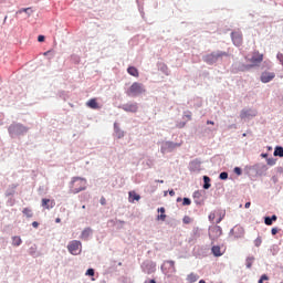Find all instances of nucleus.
<instances>
[{
  "label": "nucleus",
  "mask_w": 283,
  "mask_h": 283,
  "mask_svg": "<svg viewBox=\"0 0 283 283\" xmlns=\"http://www.w3.org/2000/svg\"><path fill=\"white\" fill-rule=\"evenodd\" d=\"M234 174H237V176H242V169L240 167H235Z\"/></svg>",
  "instance_id": "nucleus-34"
},
{
  "label": "nucleus",
  "mask_w": 283,
  "mask_h": 283,
  "mask_svg": "<svg viewBox=\"0 0 283 283\" xmlns=\"http://www.w3.org/2000/svg\"><path fill=\"white\" fill-rule=\"evenodd\" d=\"M191 116H192L191 111H186L184 113V118H186L187 120H191Z\"/></svg>",
  "instance_id": "nucleus-28"
},
{
  "label": "nucleus",
  "mask_w": 283,
  "mask_h": 283,
  "mask_svg": "<svg viewBox=\"0 0 283 283\" xmlns=\"http://www.w3.org/2000/svg\"><path fill=\"white\" fill-rule=\"evenodd\" d=\"M249 207H251V202H250V201H248V202L245 203V209H249Z\"/></svg>",
  "instance_id": "nucleus-46"
},
{
  "label": "nucleus",
  "mask_w": 283,
  "mask_h": 283,
  "mask_svg": "<svg viewBox=\"0 0 283 283\" xmlns=\"http://www.w3.org/2000/svg\"><path fill=\"white\" fill-rule=\"evenodd\" d=\"M86 106L90 107V109H101V105H98V102L96 98H91L86 102Z\"/></svg>",
  "instance_id": "nucleus-15"
},
{
  "label": "nucleus",
  "mask_w": 283,
  "mask_h": 283,
  "mask_svg": "<svg viewBox=\"0 0 283 283\" xmlns=\"http://www.w3.org/2000/svg\"><path fill=\"white\" fill-rule=\"evenodd\" d=\"M42 207L44 209H48V210L54 209V207H56V201H54V199H45V198H43L42 199Z\"/></svg>",
  "instance_id": "nucleus-13"
},
{
  "label": "nucleus",
  "mask_w": 283,
  "mask_h": 283,
  "mask_svg": "<svg viewBox=\"0 0 283 283\" xmlns=\"http://www.w3.org/2000/svg\"><path fill=\"white\" fill-rule=\"evenodd\" d=\"M169 196H171V197L176 196V191L170 190V191H169Z\"/></svg>",
  "instance_id": "nucleus-44"
},
{
  "label": "nucleus",
  "mask_w": 283,
  "mask_h": 283,
  "mask_svg": "<svg viewBox=\"0 0 283 283\" xmlns=\"http://www.w3.org/2000/svg\"><path fill=\"white\" fill-rule=\"evenodd\" d=\"M270 219H272V222H275V220H277V216L273 214Z\"/></svg>",
  "instance_id": "nucleus-43"
},
{
  "label": "nucleus",
  "mask_w": 283,
  "mask_h": 283,
  "mask_svg": "<svg viewBox=\"0 0 283 283\" xmlns=\"http://www.w3.org/2000/svg\"><path fill=\"white\" fill-rule=\"evenodd\" d=\"M82 249L81 241L73 240L67 244V251L71 255H80Z\"/></svg>",
  "instance_id": "nucleus-5"
},
{
  "label": "nucleus",
  "mask_w": 283,
  "mask_h": 283,
  "mask_svg": "<svg viewBox=\"0 0 283 283\" xmlns=\"http://www.w3.org/2000/svg\"><path fill=\"white\" fill-rule=\"evenodd\" d=\"M222 56H227L226 52H213L203 57L205 63H208V65H213V63L218 62V59H222Z\"/></svg>",
  "instance_id": "nucleus-4"
},
{
  "label": "nucleus",
  "mask_w": 283,
  "mask_h": 283,
  "mask_svg": "<svg viewBox=\"0 0 283 283\" xmlns=\"http://www.w3.org/2000/svg\"><path fill=\"white\" fill-rule=\"evenodd\" d=\"M126 94L127 96H139V94H145V86L142 83L134 82L126 91Z\"/></svg>",
  "instance_id": "nucleus-2"
},
{
  "label": "nucleus",
  "mask_w": 283,
  "mask_h": 283,
  "mask_svg": "<svg viewBox=\"0 0 283 283\" xmlns=\"http://www.w3.org/2000/svg\"><path fill=\"white\" fill-rule=\"evenodd\" d=\"M231 235L234 238V240H240V238H244V228L241 226H235L231 229Z\"/></svg>",
  "instance_id": "nucleus-8"
},
{
  "label": "nucleus",
  "mask_w": 283,
  "mask_h": 283,
  "mask_svg": "<svg viewBox=\"0 0 283 283\" xmlns=\"http://www.w3.org/2000/svg\"><path fill=\"white\" fill-rule=\"evenodd\" d=\"M48 54H49V52H45V53H44V56H48Z\"/></svg>",
  "instance_id": "nucleus-51"
},
{
  "label": "nucleus",
  "mask_w": 283,
  "mask_h": 283,
  "mask_svg": "<svg viewBox=\"0 0 283 283\" xmlns=\"http://www.w3.org/2000/svg\"><path fill=\"white\" fill-rule=\"evenodd\" d=\"M264 222L268 227H271V224H273L271 217H266Z\"/></svg>",
  "instance_id": "nucleus-33"
},
{
  "label": "nucleus",
  "mask_w": 283,
  "mask_h": 283,
  "mask_svg": "<svg viewBox=\"0 0 283 283\" xmlns=\"http://www.w3.org/2000/svg\"><path fill=\"white\" fill-rule=\"evenodd\" d=\"M123 111L132 112L133 114H136V112H138V104H136V103L125 104L123 106Z\"/></svg>",
  "instance_id": "nucleus-14"
},
{
  "label": "nucleus",
  "mask_w": 283,
  "mask_h": 283,
  "mask_svg": "<svg viewBox=\"0 0 283 283\" xmlns=\"http://www.w3.org/2000/svg\"><path fill=\"white\" fill-rule=\"evenodd\" d=\"M22 10H24V12H30V10H32V8H24Z\"/></svg>",
  "instance_id": "nucleus-47"
},
{
  "label": "nucleus",
  "mask_w": 283,
  "mask_h": 283,
  "mask_svg": "<svg viewBox=\"0 0 283 283\" xmlns=\"http://www.w3.org/2000/svg\"><path fill=\"white\" fill-rule=\"evenodd\" d=\"M127 73H128L130 76H135V78H138V76H139L138 69H136L135 66H129V67L127 69Z\"/></svg>",
  "instance_id": "nucleus-17"
},
{
  "label": "nucleus",
  "mask_w": 283,
  "mask_h": 283,
  "mask_svg": "<svg viewBox=\"0 0 283 283\" xmlns=\"http://www.w3.org/2000/svg\"><path fill=\"white\" fill-rule=\"evenodd\" d=\"M32 227H33L34 229H39V222L33 221V222H32Z\"/></svg>",
  "instance_id": "nucleus-41"
},
{
  "label": "nucleus",
  "mask_w": 283,
  "mask_h": 283,
  "mask_svg": "<svg viewBox=\"0 0 283 283\" xmlns=\"http://www.w3.org/2000/svg\"><path fill=\"white\" fill-rule=\"evenodd\" d=\"M258 116V112L253 109H242L240 113V118H253Z\"/></svg>",
  "instance_id": "nucleus-12"
},
{
  "label": "nucleus",
  "mask_w": 283,
  "mask_h": 283,
  "mask_svg": "<svg viewBox=\"0 0 283 283\" xmlns=\"http://www.w3.org/2000/svg\"><path fill=\"white\" fill-rule=\"evenodd\" d=\"M184 224H191V217L185 216L182 219Z\"/></svg>",
  "instance_id": "nucleus-29"
},
{
  "label": "nucleus",
  "mask_w": 283,
  "mask_h": 283,
  "mask_svg": "<svg viewBox=\"0 0 283 283\" xmlns=\"http://www.w3.org/2000/svg\"><path fill=\"white\" fill-rule=\"evenodd\" d=\"M177 202H180V198L177 199Z\"/></svg>",
  "instance_id": "nucleus-52"
},
{
  "label": "nucleus",
  "mask_w": 283,
  "mask_h": 283,
  "mask_svg": "<svg viewBox=\"0 0 283 283\" xmlns=\"http://www.w3.org/2000/svg\"><path fill=\"white\" fill-rule=\"evenodd\" d=\"M182 205H184V207H189V205H191V199H189V198H184Z\"/></svg>",
  "instance_id": "nucleus-32"
},
{
  "label": "nucleus",
  "mask_w": 283,
  "mask_h": 283,
  "mask_svg": "<svg viewBox=\"0 0 283 283\" xmlns=\"http://www.w3.org/2000/svg\"><path fill=\"white\" fill-rule=\"evenodd\" d=\"M276 59L280 61V63L283 65V54L282 53H279L276 55Z\"/></svg>",
  "instance_id": "nucleus-36"
},
{
  "label": "nucleus",
  "mask_w": 283,
  "mask_h": 283,
  "mask_svg": "<svg viewBox=\"0 0 283 283\" xmlns=\"http://www.w3.org/2000/svg\"><path fill=\"white\" fill-rule=\"evenodd\" d=\"M87 189V180L81 177H74L71 181V192L81 193Z\"/></svg>",
  "instance_id": "nucleus-1"
},
{
  "label": "nucleus",
  "mask_w": 283,
  "mask_h": 283,
  "mask_svg": "<svg viewBox=\"0 0 283 283\" xmlns=\"http://www.w3.org/2000/svg\"><path fill=\"white\" fill-rule=\"evenodd\" d=\"M22 242L21 237H12L13 247H21Z\"/></svg>",
  "instance_id": "nucleus-22"
},
{
  "label": "nucleus",
  "mask_w": 283,
  "mask_h": 283,
  "mask_svg": "<svg viewBox=\"0 0 283 283\" xmlns=\"http://www.w3.org/2000/svg\"><path fill=\"white\" fill-rule=\"evenodd\" d=\"M82 209H85V206H83Z\"/></svg>",
  "instance_id": "nucleus-53"
},
{
  "label": "nucleus",
  "mask_w": 283,
  "mask_h": 283,
  "mask_svg": "<svg viewBox=\"0 0 283 283\" xmlns=\"http://www.w3.org/2000/svg\"><path fill=\"white\" fill-rule=\"evenodd\" d=\"M185 125H187V123L181 122V123L177 124V127H179V129H182V127H185Z\"/></svg>",
  "instance_id": "nucleus-38"
},
{
  "label": "nucleus",
  "mask_w": 283,
  "mask_h": 283,
  "mask_svg": "<svg viewBox=\"0 0 283 283\" xmlns=\"http://www.w3.org/2000/svg\"><path fill=\"white\" fill-rule=\"evenodd\" d=\"M268 165H271V166L275 165V160L269 159V160H268Z\"/></svg>",
  "instance_id": "nucleus-42"
},
{
  "label": "nucleus",
  "mask_w": 283,
  "mask_h": 283,
  "mask_svg": "<svg viewBox=\"0 0 283 283\" xmlns=\"http://www.w3.org/2000/svg\"><path fill=\"white\" fill-rule=\"evenodd\" d=\"M271 233L272 235H277V228H272Z\"/></svg>",
  "instance_id": "nucleus-40"
},
{
  "label": "nucleus",
  "mask_w": 283,
  "mask_h": 283,
  "mask_svg": "<svg viewBox=\"0 0 283 283\" xmlns=\"http://www.w3.org/2000/svg\"><path fill=\"white\" fill-rule=\"evenodd\" d=\"M18 12H19V14H21V12H25V11H24L23 9H21V10H19Z\"/></svg>",
  "instance_id": "nucleus-50"
},
{
  "label": "nucleus",
  "mask_w": 283,
  "mask_h": 283,
  "mask_svg": "<svg viewBox=\"0 0 283 283\" xmlns=\"http://www.w3.org/2000/svg\"><path fill=\"white\" fill-rule=\"evenodd\" d=\"M222 235V228L220 226H216L210 229L209 231V238L212 240H218Z\"/></svg>",
  "instance_id": "nucleus-10"
},
{
  "label": "nucleus",
  "mask_w": 283,
  "mask_h": 283,
  "mask_svg": "<svg viewBox=\"0 0 283 283\" xmlns=\"http://www.w3.org/2000/svg\"><path fill=\"white\" fill-rule=\"evenodd\" d=\"M85 275H90L91 277H94V269H88Z\"/></svg>",
  "instance_id": "nucleus-35"
},
{
  "label": "nucleus",
  "mask_w": 283,
  "mask_h": 283,
  "mask_svg": "<svg viewBox=\"0 0 283 283\" xmlns=\"http://www.w3.org/2000/svg\"><path fill=\"white\" fill-rule=\"evenodd\" d=\"M22 213H23V216H25L27 218H32V216H34V213L32 212V209H30V208H24V209L22 210Z\"/></svg>",
  "instance_id": "nucleus-23"
},
{
  "label": "nucleus",
  "mask_w": 283,
  "mask_h": 283,
  "mask_svg": "<svg viewBox=\"0 0 283 283\" xmlns=\"http://www.w3.org/2000/svg\"><path fill=\"white\" fill-rule=\"evenodd\" d=\"M274 156H279L280 158H283V148L277 146L274 150Z\"/></svg>",
  "instance_id": "nucleus-26"
},
{
  "label": "nucleus",
  "mask_w": 283,
  "mask_h": 283,
  "mask_svg": "<svg viewBox=\"0 0 283 283\" xmlns=\"http://www.w3.org/2000/svg\"><path fill=\"white\" fill-rule=\"evenodd\" d=\"M231 39H232L233 45H235L237 48H240V45H242V32L240 31L232 32Z\"/></svg>",
  "instance_id": "nucleus-9"
},
{
  "label": "nucleus",
  "mask_w": 283,
  "mask_h": 283,
  "mask_svg": "<svg viewBox=\"0 0 283 283\" xmlns=\"http://www.w3.org/2000/svg\"><path fill=\"white\" fill-rule=\"evenodd\" d=\"M55 222H56V223L61 222V218H56V219H55Z\"/></svg>",
  "instance_id": "nucleus-48"
},
{
  "label": "nucleus",
  "mask_w": 283,
  "mask_h": 283,
  "mask_svg": "<svg viewBox=\"0 0 283 283\" xmlns=\"http://www.w3.org/2000/svg\"><path fill=\"white\" fill-rule=\"evenodd\" d=\"M275 78V73L274 72H263L261 74V83H271Z\"/></svg>",
  "instance_id": "nucleus-11"
},
{
  "label": "nucleus",
  "mask_w": 283,
  "mask_h": 283,
  "mask_svg": "<svg viewBox=\"0 0 283 283\" xmlns=\"http://www.w3.org/2000/svg\"><path fill=\"white\" fill-rule=\"evenodd\" d=\"M212 254L214 255V258H221V255H223L222 250L219 245H213L211 248Z\"/></svg>",
  "instance_id": "nucleus-16"
},
{
  "label": "nucleus",
  "mask_w": 283,
  "mask_h": 283,
  "mask_svg": "<svg viewBox=\"0 0 283 283\" xmlns=\"http://www.w3.org/2000/svg\"><path fill=\"white\" fill-rule=\"evenodd\" d=\"M188 282L193 283V282H198V280H200V276L196 273H190L187 276Z\"/></svg>",
  "instance_id": "nucleus-21"
},
{
  "label": "nucleus",
  "mask_w": 283,
  "mask_h": 283,
  "mask_svg": "<svg viewBox=\"0 0 283 283\" xmlns=\"http://www.w3.org/2000/svg\"><path fill=\"white\" fill-rule=\"evenodd\" d=\"M128 196H129V202H134L135 200L136 201L140 200V196L135 191H130Z\"/></svg>",
  "instance_id": "nucleus-20"
},
{
  "label": "nucleus",
  "mask_w": 283,
  "mask_h": 283,
  "mask_svg": "<svg viewBox=\"0 0 283 283\" xmlns=\"http://www.w3.org/2000/svg\"><path fill=\"white\" fill-rule=\"evenodd\" d=\"M115 136H116V138H123L125 136V132H123L120 129H116Z\"/></svg>",
  "instance_id": "nucleus-27"
},
{
  "label": "nucleus",
  "mask_w": 283,
  "mask_h": 283,
  "mask_svg": "<svg viewBox=\"0 0 283 283\" xmlns=\"http://www.w3.org/2000/svg\"><path fill=\"white\" fill-rule=\"evenodd\" d=\"M264 61V54H261L260 51H254L252 53V57L250 59V63H252L253 66L260 65Z\"/></svg>",
  "instance_id": "nucleus-7"
},
{
  "label": "nucleus",
  "mask_w": 283,
  "mask_h": 283,
  "mask_svg": "<svg viewBox=\"0 0 283 283\" xmlns=\"http://www.w3.org/2000/svg\"><path fill=\"white\" fill-rule=\"evenodd\" d=\"M28 132V128L22 124H12L9 126L10 136H21Z\"/></svg>",
  "instance_id": "nucleus-3"
},
{
  "label": "nucleus",
  "mask_w": 283,
  "mask_h": 283,
  "mask_svg": "<svg viewBox=\"0 0 283 283\" xmlns=\"http://www.w3.org/2000/svg\"><path fill=\"white\" fill-rule=\"evenodd\" d=\"M101 205L105 206L107 205V200H105V197H102L99 200Z\"/></svg>",
  "instance_id": "nucleus-39"
},
{
  "label": "nucleus",
  "mask_w": 283,
  "mask_h": 283,
  "mask_svg": "<svg viewBox=\"0 0 283 283\" xmlns=\"http://www.w3.org/2000/svg\"><path fill=\"white\" fill-rule=\"evenodd\" d=\"M145 283H156V280H150L149 282H145Z\"/></svg>",
  "instance_id": "nucleus-49"
},
{
  "label": "nucleus",
  "mask_w": 283,
  "mask_h": 283,
  "mask_svg": "<svg viewBox=\"0 0 283 283\" xmlns=\"http://www.w3.org/2000/svg\"><path fill=\"white\" fill-rule=\"evenodd\" d=\"M262 244V237H258L255 240H254V247H260Z\"/></svg>",
  "instance_id": "nucleus-30"
},
{
  "label": "nucleus",
  "mask_w": 283,
  "mask_h": 283,
  "mask_svg": "<svg viewBox=\"0 0 283 283\" xmlns=\"http://www.w3.org/2000/svg\"><path fill=\"white\" fill-rule=\"evenodd\" d=\"M38 41H39V43H43V41H45V36L44 35H39Z\"/></svg>",
  "instance_id": "nucleus-37"
},
{
  "label": "nucleus",
  "mask_w": 283,
  "mask_h": 283,
  "mask_svg": "<svg viewBox=\"0 0 283 283\" xmlns=\"http://www.w3.org/2000/svg\"><path fill=\"white\" fill-rule=\"evenodd\" d=\"M253 262H255V258L249 256L245 261L247 269H251V266H253Z\"/></svg>",
  "instance_id": "nucleus-24"
},
{
  "label": "nucleus",
  "mask_w": 283,
  "mask_h": 283,
  "mask_svg": "<svg viewBox=\"0 0 283 283\" xmlns=\"http://www.w3.org/2000/svg\"><path fill=\"white\" fill-rule=\"evenodd\" d=\"M207 125H216V123L212 120H207Z\"/></svg>",
  "instance_id": "nucleus-45"
},
{
  "label": "nucleus",
  "mask_w": 283,
  "mask_h": 283,
  "mask_svg": "<svg viewBox=\"0 0 283 283\" xmlns=\"http://www.w3.org/2000/svg\"><path fill=\"white\" fill-rule=\"evenodd\" d=\"M208 218L210 222H213L217 219L216 224H220L222 220H224V211H222L221 209H217L212 211Z\"/></svg>",
  "instance_id": "nucleus-6"
},
{
  "label": "nucleus",
  "mask_w": 283,
  "mask_h": 283,
  "mask_svg": "<svg viewBox=\"0 0 283 283\" xmlns=\"http://www.w3.org/2000/svg\"><path fill=\"white\" fill-rule=\"evenodd\" d=\"M203 181H205L203 189H209L211 187V184H209L211 182V178L205 176Z\"/></svg>",
  "instance_id": "nucleus-25"
},
{
  "label": "nucleus",
  "mask_w": 283,
  "mask_h": 283,
  "mask_svg": "<svg viewBox=\"0 0 283 283\" xmlns=\"http://www.w3.org/2000/svg\"><path fill=\"white\" fill-rule=\"evenodd\" d=\"M219 178H220V180H227V178H229V174L228 172H221L219 175Z\"/></svg>",
  "instance_id": "nucleus-31"
},
{
  "label": "nucleus",
  "mask_w": 283,
  "mask_h": 283,
  "mask_svg": "<svg viewBox=\"0 0 283 283\" xmlns=\"http://www.w3.org/2000/svg\"><path fill=\"white\" fill-rule=\"evenodd\" d=\"M90 235H92V230L90 228H86L82 231L81 239L90 240Z\"/></svg>",
  "instance_id": "nucleus-18"
},
{
  "label": "nucleus",
  "mask_w": 283,
  "mask_h": 283,
  "mask_svg": "<svg viewBox=\"0 0 283 283\" xmlns=\"http://www.w3.org/2000/svg\"><path fill=\"white\" fill-rule=\"evenodd\" d=\"M158 212L160 214L157 216V220H161L163 222H165V220H167V214H165V208H159Z\"/></svg>",
  "instance_id": "nucleus-19"
}]
</instances>
